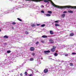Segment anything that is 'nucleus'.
Instances as JSON below:
<instances>
[{"mask_svg":"<svg viewBox=\"0 0 76 76\" xmlns=\"http://www.w3.org/2000/svg\"><path fill=\"white\" fill-rule=\"evenodd\" d=\"M46 16H51V14H47L46 15Z\"/></svg>","mask_w":76,"mask_h":76,"instance_id":"obj_9","label":"nucleus"},{"mask_svg":"<svg viewBox=\"0 0 76 76\" xmlns=\"http://www.w3.org/2000/svg\"><path fill=\"white\" fill-rule=\"evenodd\" d=\"M56 46H53V48L50 49L51 51L54 52L56 51Z\"/></svg>","mask_w":76,"mask_h":76,"instance_id":"obj_2","label":"nucleus"},{"mask_svg":"<svg viewBox=\"0 0 76 76\" xmlns=\"http://www.w3.org/2000/svg\"><path fill=\"white\" fill-rule=\"evenodd\" d=\"M55 23H58V21L56 20L54 21Z\"/></svg>","mask_w":76,"mask_h":76,"instance_id":"obj_25","label":"nucleus"},{"mask_svg":"<svg viewBox=\"0 0 76 76\" xmlns=\"http://www.w3.org/2000/svg\"><path fill=\"white\" fill-rule=\"evenodd\" d=\"M32 74H30V75H29L28 76H32Z\"/></svg>","mask_w":76,"mask_h":76,"instance_id":"obj_35","label":"nucleus"},{"mask_svg":"<svg viewBox=\"0 0 76 76\" xmlns=\"http://www.w3.org/2000/svg\"><path fill=\"white\" fill-rule=\"evenodd\" d=\"M68 12H69V13H72L73 12V11L71 10L68 11Z\"/></svg>","mask_w":76,"mask_h":76,"instance_id":"obj_11","label":"nucleus"},{"mask_svg":"<svg viewBox=\"0 0 76 76\" xmlns=\"http://www.w3.org/2000/svg\"><path fill=\"white\" fill-rule=\"evenodd\" d=\"M65 56H68V54H65Z\"/></svg>","mask_w":76,"mask_h":76,"instance_id":"obj_36","label":"nucleus"},{"mask_svg":"<svg viewBox=\"0 0 76 76\" xmlns=\"http://www.w3.org/2000/svg\"><path fill=\"white\" fill-rule=\"evenodd\" d=\"M1 31V29H0V32Z\"/></svg>","mask_w":76,"mask_h":76,"instance_id":"obj_39","label":"nucleus"},{"mask_svg":"<svg viewBox=\"0 0 76 76\" xmlns=\"http://www.w3.org/2000/svg\"><path fill=\"white\" fill-rule=\"evenodd\" d=\"M70 36H72L74 35V34L73 33H71L70 34Z\"/></svg>","mask_w":76,"mask_h":76,"instance_id":"obj_15","label":"nucleus"},{"mask_svg":"<svg viewBox=\"0 0 76 76\" xmlns=\"http://www.w3.org/2000/svg\"><path fill=\"white\" fill-rule=\"evenodd\" d=\"M41 12L42 13H44V11L43 10H42L41 11Z\"/></svg>","mask_w":76,"mask_h":76,"instance_id":"obj_28","label":"nucleus"},{"mask_svg":"<svg viewBox=\"0 0 76 76\" xmlns=\"http://www.w3.org/2000/svg\"><path fill=\"white\" fill-rule=\"evenodd\" d=\"M41 42H42V43H44V40H42L41 41Z\"/></svg>","mask_w":76,"mask_h":76,"instance_id":"obj_29","label":"nucleus"},{"mask_svg":"<svg viewBox=\"0 0 76 76\" xmlns=\"http://www.w3.org/2000/svg\"><path fill=\"white\" fill-rule=\"evenodd\" d=\"M49 41L50 42V43H54V41L51 39H50Z\"/></svg>","mask_w":76,"mask_h":76,"instance_id":"obj_7","label":"nucleus"},{"mask_svg":"<svg viewBox=\"0 0 76 76\" xmlns=\"http://www.w3.org/2000/svg\"><path fill=\"white\" fill-rule=\"evenodd\" d=\"M41 7H42V8H44V6L43 5H42Z\"/></svg>","mask_w":76,"mask_h":76,"instance_id":"obj_34","label":"nucleus"},{"mask_svg":"<svg viewBox=\"0 0 76 76\" xmlns=\"http://www.w3.org/2000/svg\"><path fill=\"white\" fill-rule=\"evenodd\" d=\"M25 75H27V72H25Z\"/></svg>","mask_w":76,"mask_h":76,"instance_id":"obj_32","label":"nucleus"},{"mask_svg":"<svg viewBox=\"0 0 76 76\" xmlns=\"http://www.w3.org/2000/svg\"><path fill=\"white\" fill-rule=\"evenodd\" d=\"M70 66H73V63H71L70 64Z\"/></svg>","mask_w":76,"mask_h":76,"instance_id":"obj_22","label":"nucleus"},{"mask_svg":"<svg viewBox=\"0 0 76 76\" xmlns=\"http://www.w3.org/2000/svg\"><path fill=\"white\" fill-rule=\"evenodd\" d=\"M17 19L18 20H19V21H20L21 22H22V20L20 18H17Z\"/></svg>","mask_w":76,"mask_h":76,"instance_id":"obj_21","label":"nucleus"},{"mask_svg":"<svg viewBox=\"0 0 76 76\" xmlns=\"http://www.w3.org/2000/svg\"><path fill=\"white\" fill-rule=\"evenodd\" d=\"M55 26H60V25L59 24H57V23H56L55 24Z\"/></svg>","mask_w":76,"mask_h":76,"instance_id":"obj_18","label":"nucleus"},{"mask_svg":"<svg viewBox=\"0 0 76 76\" xmlns=\"http://www.w3.org/2000/svg\"><path fill=\"white\" fill-rule=\"evenodd\" d=\"M4 37L5 38H9V37L8 36L5 35Z\"/></svg>","mask_w":76,"mask_h":76,"instance_id":"obj_14","label":"nucleus"},{"mask_svg":"<svg viewBox=\"0 0 76 76\" xmlns=\"http://www.w3.org/2000/svg\"><path fill=\"white\" fill-rule=\"evenodd\" d=\"M26 1H35V2H39L40 0H25Z\"/></svg>","mask_w":76,"mask_h":76,"instance_id":"obj_3","label":"nucleus"},{"mask_svg":"<svg viewBox=\"0 0 76 76\" xmlns=\"http://www.w3.org/2000/svg\"><path fill=\"white\" fill-rule=\"evenodd\" d=\"M67 11H64V12H63V13H67Z\"/></svg>","mask_w":76,"mask_h":76,"instance_id":"obj_33","label":"nucleus"},{"mask_svg":"<svg viewBox=\"0 0 76 76\" xmlns=\"http://www.w3.org/2000/svg\"><path fill=\"white\" fill-rule=\"evenodd\" d=\"M12 24V25H15L16 24V23L15 22H13Z\"/></svg>","mask_w":76,"mask_h":76,"instance_id":"obj_26","label":"nucleus"},{"mask_svg":"<svg viewBox=\"0 0 76 76\" xmlns=\"http://www.w3.org/2000/svg\"><path fill=\"white\" fill-rule=\"evenodd\" d=\"M31 26H32V27H34V26H35V25L32 24L31 25Z\"/></svg>","mask_w":76,"mask_h":76,"instance_id":"obj_24","label":"nucleus"},{"mask_svg":"<svg viewBox=\"0 0 76 76\" xmlns=\"http://www.w3.org/2000/svg\"><path fill=\"white\" fill-rule=\"evenodd\" d=\"M34 60V58H31L30 59V61H33Z\"/></svg>","mask_w":76,"mask_h":76,"instance_id":"obj_20","label":"nucleus"},{"mask_svg":"<svg viewBox=\"0 0 76 76\" xmlns=\"http://www.w3.org/2000/svg\"><path fill=\"white\" fill-rule=\"evenodd\" d=\"M39 44V42H37L36 43V44Z\"/></svg>","mask_w":76,"mask_h":76,"instance_id":"obj_30","label":"nucleus"},{"mask_svg":"<svg viewBox=\"0 0 76 76\" xmlns=\"http://www.w3.org/2000/svg\"><path fill=\"white\" fill-rule=\"evenodd\" d=\"M48 72V70L47 69H45L44 71V72L45 73H47Z\"/></svg>","mask_w":76,"mask_h":76,"instance_id":"obj_5","label":"nucleus"},{"mask_svg":"<svg viewBox=\"0 0 76 76\" xmlns=\"http://www.w3.org/2000/svg\"><path fill=\"white\" fill-rule=\"evenodd\" d=\"M37 26H39V25H40V24H37Z\"/></svg>","mask_w":76,"mask_h":76,"instance_id":"obj_38","label":"nucleus"},{"mask_svg":"<svg viewBox=\"0 0 76 76\" xmlns=\"http://www.w3.org/2000/svg\"><path fill=\"white\" fill-rule=\"evenodd\" d=\"M42 38H47V36H45V35H43L42 36Z\"/></svg>","mask_w":76,"mask_h":76,"instance_id":"obj_12","label":"nucleus"},{"mask_svg":"<svg viewBox=\"0 0 76 76\" xmlns=\"http://www.w3.org/2000/svg\"><path fill=\"white\" fill-rule=\"evenodd\" d=\"M72 54L73 55H75V54H76V53H72Z\"/></svg>","mask_w":76,"mask_h":76,"instance_id":"obj_27","label":"nucleus"},{"mask_svg":"<svg viewBox=\"0 0 76 76\" xmlns=\"http://www.w3.org/2000/svg\"><path fill=\"white\" fill-rule=\"evenodd\" d=\"M20 75L21 76H22V73H20Z\"/></svg>","mask_w":76,"mask_h":76,"instance_id":"obj_37","label":"nucleus"},{"mask_svg":"<svg viewBox=\"0 0 76 76\" xmlns=\"http://www.w3.org/2000/svg\"><path fill=\"white\" fill-rule=\"evenodd\" d=\"M56 7L57 8H59V9H66V8H68V9H76V6H59L56 5Z\"/></svg>","mask_w":76,"mask_h":76,"instance_id":"obj_1","label":"nucleus"},{"mask_svg":"<svg viewBox=\"0 0 76 76\" xmlns=\"http://www.w3.org/2000/svg\"><path fill=\"white\" fill-rule=\"evenodd\" d=\"M44 53H50V51L48 50L47 51H44Z\"/></svg>","mask_w":76,"mask_h":76,"instance_id":"obj_6","label":"nucleus"},{"mask_svg":"<svg viewBox=\"0 0 76 76\" xmlns=\"http://www.w3.org/2000/svg\"><path fill=\"white\" fill-rule=\"evenodd\" d=\"M41 27H44L45 26V24H42V25H41Z\"/></svg>","mask_w":76,"mask_h":76,"instance_id":"obj_23","label":"nucleus"},{"mask_svg":"<svg viewBox=\"0 0 76 76\" xmlns=\"http://www.w3.org/2000/svg\"><path fill=\"white\" fill-rule=\"evenodd\" d=\"M50 34H51V35H52L53 34H54V32L52 31H50Z\"/></svg>","mask_w":76,"mask_h":76,"instance_id":"obj_8","label":"nucleus"},{"mask_svg":"<svg viewBox=\"0 0 76 76\" xmlns=\"http://www.w3.org/2000/svg\"><path fill=\"white\" fill-rule=\"evenodd\" d=\"M47 13L50 14H52V12L51 11H48Z\"/></svg>","mask_w":76,"mask_h":76,"instance_id":"obj_10","label":"nucleus"},{"mask_svg":"<svg viewBox=\"0 0 76 76\" xmlns=\"http://www.w3.org/2000/svg\"><path fill=\"white\" fill-rule=\"evenodd\" d=\"M30 51H33L35 50V48L34 47H32L30 48Z\"/></svg>","mask_w":76,"mask_h":76,"instance_id":"obj_4","label":"nucleus"},{"mask_svg":"<svg viewBox=\"0 0 76 76\" xmlns=\"http://www.w3.org/2000/svg\"><path fill=\"white\" fill-rule=\"evenodd\" d=\"M32 55L33 56H35V53H32Z\"/></svg>","mask_w":76,"mask_h":76,"instance_id":"obj_31","label":"nucleus"},{"mask_svg":"<svg viewBox=\"0 0 76 76\" xmlns=\"http://www.w3.org/2000/svg\"><path fill=\"white\" fill-rule=\"evenodd\" d=\"M54 55L55 56H58V53H55L54 54Z\"/></svg>","mask_w":76,"mask_h":76,"instance_id":"obj_16","label":"nucleus"},{"mask_svg":"<svg viewBox=\"0 0 76 76\" xmlns=\"http://www.w3.org/2000/svg\"><path fill=\"white\" fill-rule=\"evenodd\" d=\"M65 14H64L62 15V18H64L65 17Z\"/></svg>","mask_w":76,"mask_h":76,"instance_id":"obj_17","label":"nucleus"},{"mask_svg":"<svg viewBox=\"0 0 76 76\" xmlns=\"http://www.w3.org/2000/svg\"><path fill=\"white\" fill-rule=\"evenodd\" d=\"M25 34L26 35H28V34H29V33L28 32V31H25Z\"/></svg>","mask_w":76,"mask_h":76,"instance_id":"obj_13","label":"nucleus"},{"mask_svg":"<svg viewBox=\"0 0 76 76\" xmlns=\"http://www.w3.org/2000/svg\"><path fill=\"white\" fill-rule=\"evenodd\" d=\"M7 53H11V51L8 50L7 52Z\"/></svg>","mask_w":76,"mask_h":76,"instance_id":"obj_19","label":"nucleus"}]
</instances>
